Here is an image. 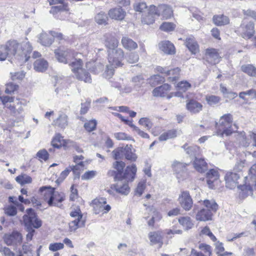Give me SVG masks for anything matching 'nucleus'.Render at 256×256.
Instances as JSON below:
<instances>
[{
  "label": "nucleus",
  "instance_id": "cd10ccee",
  "mask_svg": "<svg viewBox=\"0 0 256 256\" xmlns=\"http://www.w3.org/2000/svg\"><path fill=\"white\" fill-rule=\"evenodd\" d=\"M151 5L148 8V12L146 14H144L142 18V22L146 24H152L155 21V16L156 14L150 11Z\"/></svg>",
  "mask_w": 256,
  "mask_h": 256
},
{
  "label": "nucleus",
  "instance_id": "49530a36",
  "mask_svg": "<svg viewBox=\"0 0 256 256\" xmlns=\"http://www.w3.org/2000/svg\"><path fill=\"white\" fill-rule=\"evenodd\" d=\"M182 147L188 154L196 156L200 153V148L196 146H188L184 144Z\"/></svg>",
  "mask_w": 256,
  "mask_h": 256
},
{
  "label": "nucleus",
  "instance_id": "9d476101",
  "mask_svg": "<svg viewBox=\"0 0 256 256\" xmlns=\"http://www.w3.org/2000/svg\"><path fill=\"white\" fill-rule=\"evenodd\" d=\"M150 11L155 12L158 16H162L164 19H168L173 14L172 8L166 4H160L158 6L151 5Z\"/></svg>",
  "mask_w": 256,
  "mask_h": 256
},
{
  "label": "nucleus",
  "instance_id": "7c9ffc66",
  "mask_svg": "<svg viewBox=\"0 0 256 256\" xmlns=\"http://www.w3.org/2000/svg\"><path fill=\"white\" fill-rule=\"evenodd\" d=\"M121 42L124 48L128 50H132L138 48L137 44L128 37L122 38Z\"/></svg>",
  "mask_w": 256,
  "mask_h": 256
},
{
  "label": "nucleus",
  "instance_id": "f03ea898",
  "mask_svg": "<svg viewBox=\"0 0 256 256\" xmlns=\"http://www.w3.org/2000/svg\"><path fill=\"white\" fill-rule=\"evenodd\" d=\"M108 64L106 66L104 76L110 78L114 74V68L122 66V61L124 58V52L121 48L108 50Z\"/></svg>",
  "mask_w": 256,
  "mask_h": 256
},
{
  "label": "nucleus",
  "instance_id": "de8ad7c7",
  "mask_svg": "<svg viewBox=\"0 0 256 256\" xmlns=\"http://www.w3.org/2000/svg\"><path fill=\"white\" fill-rule=\"evenodd\" d=\"M16 180L20 184H29L32 181V178L26 174L18 176L16 178Z\"/></svg>",
  "mask_w": 256,
  "mask_h": 256
},
{
  "label": "nucleus",
  "instance_id": "0eeeda50",
  "mask_svg": "<svg viewBox=\"0 0 256 256\" xmlns=\"http://www.w3.org/2000/svg\"><path fill=\"white\" fill-rule=\"evenodd\" d=\"M249 178L250 181L248 184H244L241 186L242 192L246 190V195L252 194L253 189H256V164H254L250 169L248 176L246 177Z\"/></svg>",
  "mask_w": 256,
  "mask_h": 256
},
{
  "label": "nucleus",
  "instance_id": "79ce46f5",
  "mask_svg": "<svg viewBox=\"0 0 256 256\" xmlns=\"http://www.w3.org/2000/svg\"><path fill=\"white\" fill-rule=\"evenodd\" d=\"M118 44V40L114 37H112L110 40H106L105 45L108 49V50H116Z\"/></svg>",
  "mask_w": 256,
  "mask_h": 256
},
{
  "label": "nucleus",
  "instance_id": "4be33fe9",
  "mask_svg": "<svg viewBox=\"0 0 256 256\" xmlns=\"http://www.w3.org/2000/svg\"><path fill=\"white\" fill-rule=\"evenodd\" d=\"M202 104L198 102L191 100L186 103V108L192 114H196L202 110Z\"/></svg>",
  "mask_w": 256,
  "mask_h": 256
},
{
  "label": "nucleus",
  "instance_id": "5701e85b",
  "mask_svg": "<svg viewBox=\"0 0 256 256\" xmlns=\"http://www.w3.org/2000/svg\"><path fill=\"white\" fill-rule=\"evenodd\" d=\"M160 50L164 54H172L175 53V48L174 44L166 40L159 44Z\"/></svg>",
  "mask_w": 256,
  "mask_h": 256
},
{
  "label": "nucleus",
  "instance_id": "6e6552de",
  "mask_svg": "<svg viewBox=\"0 0 256 256\" xmlns=\"http://www.w3.org/2000/svg\"><path fill=\"white\" fill-rule=\"evenodd\" d=\"M240 178L239 175L234 172H228L225 176L226 186L230 189H232L238 186V188L241 190L240 195L242 198H244L248 195L246 194V190L242 192L241 186L244 185H238V180Z\"/></svg>",
  "mask_w": 256,
  "mask_h": 256
},
{
  "label": "nucleus",
  "instance_id": "412c9836",
  "mask_svg": "<svg viewBox=\"0 0 256 256\" xmlns=\"http://www.w3.org/2000/svg\"><path fill=\"white\" fill-rule=\"evenodd\" d=\"M207 184L210 188H214V183L217 181L219 178V175L217 170L214 169L210 170L206 173Z\"/></svg>",
  "mask_w": 256,
  "mask_h": 256
},
{
  "label": "nucleus",
  "instance_id": "bf43d9fd",
  "mask_svg": "<svg viewBox=\"0 0 256 256\" xmlns=\"http://www.w3.org/2000/svg\"><path fill=\"white\" fill-rule=\"evenodd\" d=\"M147 8L146 4L144 2H136L134 5V9L138 12H142Z\"/></svg>",
  "mask_w": 256,
  "mask_h": 256
},
{
  "label": "nucleus",
  "instance_id": "aec40b11",
  "mask_svg": "<svg viewBox=\"0 0 256 256\" xmlns=\"http://www.w3.org/2000/svg\"><path fill=\"white\" fill-rule=\"evenodd\" d=\"M148 238L152 244H162L163 232L161 230L152 232L148 234Z\"/></svg>",
  "mask_w": 256,
  "mask_h": 256
},
{
  "label": "nucleus",
  "instance_id": "603ef678",
  "mask_svg": "<svg viewBox=\"0 0 256 256\" xmlns=\"http://www.w3.org/2000/svg\"><path fill=\"white\" fill-rule=\"evenodd\" d=\"M186 166V164L178 162H174L172 164V168L176 173L184 171Z\"/></svg>",
  "mask_w": 256,
  "mask_h": 256
},
{
  "label": "nucleus",
  "instance_id": "3c124183",
  "mask_svg": "<svg viewBox=\"0 0 256 256\" xmlns=\"http://www.w3.org/2000/svg\"><path fill=\"white\" fill-rule=\"evenodd\" d=\"M114 159L118 160L122 158L124 156V147H120L113 150L112 152Z\"/></svg>",
  "mask_w": 256,
  "mask_h": 256
},
{
  "label": "nucleus",
  "instance_id": "dca6fc26",
  "mask_svg": "<svg viewBox=\"0 0 256 256\" xmlns=\"http://www.w3.org/2000/svg\"><path fill=\"white\" fill-rule=\"evenodd\" d=\"M128 180L124 178L122 180H118L116 184L112 186L111 188L115 190L118 193L127 195L130 192Z\"/></svg>",
  "mask_w": 256,
  "mask_h": 256
},
{
  "label": "nucleus",
  "instance_id": "7ed1b4c3",
  "mask_svg": "<svg viewBox=\"0 0 256 256\" xmlns=\"http://www.w3.org/2000/svg\"><path fill=\"white\" fill-rule=\"evenodd\" d=\"M40 191L44 195V199L50 206H62V202L65 199V194L63 192L54 191L50 186H42Z\"/></svg>",
  "mask_w": 256,
  "mask_h": 256
},
{
  "label": "nucleus",
  "instance_id": "774afa93",
  "mask_svg": "<svg viewBox=\"0 0 256 256\" xmlns=\"http://www.w3.org/2000/svg\"><path fill=\"white\" fill-rule=\"evenodd\" d=\"M97 174V172L95 170H90L86 172L82 176V180H88L94 178Z\"/></svg>",
  "mask_w": 256,
  "mask_h": 256
},
{
  "label": "nucleus",
  "instance_id": "f704fd0d",
  "mask_svg": "<svg viewBox=\"0 0 256 256\" xmlns=\"http://www.w3.org/2000/svg\"><path fill=\"white\" fill-rule=\"evenodd\" d=\"M186 45L192 54H196L198 52V46L196 40L192 38H188Z\"/></svg>",
  "mask_w": 256,
  "mask_h": 256
},
{
  "label": "nucleus",
  "instance_id": "6e6d98bb",
  "mask_svg": "<svg viewBox=\"0 0 256 256\" xmlns=\"http://www.w3.org/2000/svg\"><path fill=\"white\" fill-rule=\"evenodd\" d=\"M220 98L216 96H206V100L210 105H214L220 102Z\"/></svg>",
  "mask_w": 256,
  "mask_h": 256
},
{
  "label": "nucleus",
  "instance_id": "864d4df0",
  "mask_svg": "<svg viewBox=\"0 0 256 256\" xmlns=\"http://www.w3.org/2000/svg\"><path fill=\"white\" fill-rule=\"evenodd\" d=\"M75 166H70V170H72L75 174H79L80 171L84 170V162H80L76 163Z\"/></svg>",
  "mask_w": 256,
  "mask_h": 256
},
{
  "label": "nucleus",
  "instance_id": "37998d69",
  "mask_svg": "<svg viewBox=\"0 0 256 256\" xmlns=\"http://www.w3.org/2000/svg\"><path fill=\"white\" fill-rule=\"evenodd\" d=\"M94 19L98 24H106L108 20V17L105 12H101L95 16Z\"/></svg>",
  "mask_w": 256,
  "mask_h": 256
},
{
  "label": "nucleus",
  "instance_id": "a211bd4d",
  "mask_svg": "<svg viewBox=\"0 0 256 256\" xmlns=\"http://www.w3.org/2000/svg\"><path fill=\"white\" fill-rule=\"evenodd\" d=\"M205 59L210 64H215L220 62V56L216 49L210 48L206 50Z\"/></svg>",
  "mask_w": 256,
  "mask_h": 256
},
{
  "label": "nucleus",
  "instance_id": "ea45409f",
  "mask_svg": "<svg viewBox=\"0 0 256 256\" xmlns=\"http://www.w3.org/2000/svg\"><path fill=\"white\" fill-rule=\"evenodd\" d=\"M65 142V140L60 134H57L52 140V145L54 148H59Z\"/></svg>",
  "mask_w": 256,
  "mask_h": 256
},
{
  "label": "nucleus",
  "instance_id": "bb28decb",
  "mask_svg": "<svg viewBox=\"0 0 256 256\" xmlns=\"http://www.w3.org/2000/svg\"><path fill=\"white\" fill-rule=\"evenodd\" d=\"M212 214L206 209L202 208L199 210L196 214V218L199 221H208L212 220Z\"/></svg>",
  "mask_w": 256,
  "mask_h": 256
},
{
  "label": "nucleus",
  "instance_id": "39448f33",
  "mask_svg": "<svg viewBox=\"0 0 256 256\" xmlns=\"http://www.w3.org/2000/svg\"><path fill=\"white\" fill-rule=\"evenodd\" d=\"M72 72L74 74L76 78L86 82L90 83L92 82L89 73L82 68V62L80 59H76L70 64Z\"/></svg>",
  "mask_w": 256,
  "mask_h": 256
},
{
  "label": "nucleus",
  "instance_id": "680f3d73",
  "mask_svg": "<svg viewBox=\"0 0 256 256\" xmlns=\"http://www.w3.org/2000/svg\"><path fill=\"white\" fill-rule=\"evenodd\" d=\"M198 248L204 252V254L206 256H210L211 255V249L210 246L209 245L200 244L198 246Z\"/></svg>",
  "mask_w": 256,
  "mask_h": 256
},
{
  "label": "nucleus",
  "instance_id": "c756f323",
  "mask_svg": "<svg viewBox=\"0 0 256 256\" xmlns=\"http://www.w3.org/2000/svg\"><path fill=\"white\" fill-rule=\"evenodd\" d=\"M194 168L200 172H203L207 170V164L203 158H196L194 163Z\"/></svg>",
  "mask_w": 256,
  "mask_h": 256
},
{
  "label": "nucleus",
  "instance_id": "ddd939ff",
  "mask_svg": "<svg viewBox=\"0 0 256 256\" xmlns=\"http://www.w3.org/2000/svg\"><path fill=\"white\" fill-rule=\"evenodd\" d=\"M58 60L61 62L66 64L68 60L76 56L75 52L71 50L60 48L54 52Z\"/></svg>",
  "mask_w": 256,
  "mask_h": 256
},
{
  "label": "nucleus",
  "instance_id": "338daca9",
  "mask_svg": "<svg viewBox=\"0 0 256 256\" xmlns=\"http://www.w3.org/2000/svg\"><path fill=\"white\" fill-rule=\"evenodd\" d=\"M70 216L73 218H76V220H82V215L80 208L77 207L74 210H72L70 213Z\"/></svg>",
  "mask_w": 256,
  "mask_h": 256
},
{
  "label": "nucleus",
  "instance_id": "c9c22d12",
  "mask_svg": "<svg viewBox=\"0 0 256 256\" xmlns=\"http://www.w3.org/2000/svg\"><path fill=\"white\" fill-rule=\"evenodd\" d=\"M48 67L47 62L42 59L37 60L34 63V68L38 72H44Z\"/></svg>",
  "mask_w": 256,
  "mask_h": 256
},
{
  "label": "nucleus",
  "instance_id": "4468645a",
  "mask_svg": "<svg viewBox=\"0 0 256 256\" xmlns=\"http://www.w3.org/2000/svg\"><path fill=\"white\" fill-rule=\"evenodd\" d=\"M178 200L181 206L185 210L188 211L192 208L193 202L188 192H182L179 196Z\"/></svg>",
  "mask_w": 256,
  "mask_h": 256
},
{
  "label": "nucleus",
  "instance_id": "e2e57ef3",
  "mask_svg": "<svg viewBox=\"0 0 256 256\" xmlns=\"http://www.w3.org/2000/svg\"><path fill=\"white\" fill-rule=\"evenodd\" d=\"M190 86V84L187 81H182L177 84L178 89L183 92L187 90Z\"/></svg>",
  "mask_w": 256,
  "mask_h": 256
},
{
  "label": "nucleus",
  "instance_id": "f3484780",
  "mask_svg": "<svg viewBox=\"0 0 256 256\" xmlns=\"http://www.w3.org/2000/svg\"><path fill=\"white\" fill-rule=\"evenodd\" d=\"M158 70L168 76V80L172 82H175L178 80L180 72V70L178 68L171 70H167L166 68H158Z\"/></svg>",
  "mask_w": 256,
  "mask_h": 256
},
{
  "label": "nucleus",
  "instance_id": "e433bc0d",
  "mask_svg": "<svg viewBox=\"0 0 256 256\" xmlns=\"http://www.w3.org/2000/svg\"><path fill=\"white\" fill-rule=\"evenodd\" d=\"M136 167L134 164L126 168V173L124 174V178L126 180H130V178L132 180L136 172Z\"/></svg>",
  "mask_w": 256,
  "mask_h": 256
},
{
  "label": "nucleus",
  "instance_id": "1a4fd4ad",
  "mask_svg": "<svg viewBox=\"0 0 256 256\" xmlns=\"http://www.w3.org/2000/svg\"><path fill=\"white\" fill-rule=\"evenodd\" d=\"M92 206L95 214H102L108 213L110 210L111 206L107 204L106 200L104 198H98L94 200L92 202Z\"/></svg>",
  "mask_w": 256,
  "mask_h": 256
},
{
  "label": "nucleus",
  "instance_id": "423d86ee",
  "mask_svg": "<svg viewBox=\"0 0 256 256\" xmlns=\"http://www.w3.org/2000/svg\"><path fill=\"white\" fill-rule=\"evenodd\" d=\"M232 116L230 114H225L220 118L219 123L216 125L220 135L224 134L228 136L234 132V130L232 127Z\"/></svg>",
  "mask_w": 256,
  "mask_h": 256
},
{
  "label": "nucleus",
  "instance_id": "69168bd1",
  "mask_svg": "<svg viewBox=\"0 0 256 256\" xmlns=\"http://www.w3.org/2000/svg\"><path fill=\"white\" fill-rule=\"evenodd\" d=\"M64 244L61 242L52 243L49 246V250L52 252H56L64 248Z\"/></svg>",
  "mask_w": 256,
  "mask_h": 256
},
{
  "label": "nucleus",
  "instance_id": "393cba45",
  "mask_svg": "<svg viewBox=\"0 0 256 256\" xmlns=\"http://www.w3.org/2000/svg\"><path fill=\"white\" fill-rule=\"evenodd\" d=\"M53 124L62 129L65 128L68 125V116L64 113L60 114L58 117L54 120Z\"/></svg>",
  "mask_w": 256,
  "mask_h": 256
},
{
  "label": "nucleus",
  "instance_id": "20e7f679",
  "mask_svg": "<svg viewBox=\"0 0 256 256\" xmlns=\"http://www.w3.org/2000/svg\"><path fill=\"white\" fill-rule=\"evenodd\" d=\"M0 100L4 107L9 109L13 116H18L23 112L22 103L19 99L14 100V97L2 96H0Z\"/></svg>",
  "mask_w": 256,
  "mask_h": 256
},
{
  "label": "nucleus",
  "instance_id": "f8f14e48",
  "mask_svg": "<svg viewBox=\"0 0 256 256\" xmlns=\"http://www.w3.org/2000/svg\"><path fill=\"white\" fill-rule=\"evenodd\" d=\"M27 214L24 216V222L26 225L32 226L34 228H39L41 226L42 221L38 218L34 210L28 208L26 210Z\"/></svg>",
  "mask_w": 256,
  "mask_h": 256
},
{
  "label": "nucleus",
  "instance_id": "6ab92c4d",
  "mask_svg": "<svg viewBox=\"0 0 256 256\" xmlns=\"http://www.w3.org/2000/svg\"><path fill=\"white\" fill-rule=\"evenodd\" d=\"M108 14L112 19L122 20L124 19L126 12L121 8H115L110 9L108 12Z\"/></svg>",
  "mask_w": 256,
  "mask_h": 256
},
{
  "label": "nucleus",
  "instance_id": "4d7b16f0",
  "mask_svg": "<svg viewBox=\"0 0 256 256\" xmlns=\"http://www.w3.org/2000/svg\"><path fill=\"white\" fill-rule=\"evenodd\" d=\"M248 96L252 98H255L256 96V91L254 90L251 89L246 92H242L239 94V97L242 99L245 100V96Z\"/></svg>",
  "mask_w": 256,
  "mask_h": 256
},
{
  "label": "nucleus",
  "instance_id": "a19ab883",
  "mask_svg": "<svg viewBox=\"0 0 256 256\" xmlns=\"http://www.w3.org/2000/svg\"><path fill=\"white\" fill-rule=\"evenodd\" d=\"M215 242L214 246L216 247V252L219 254L218 256H230L232 255V252H224V248L222 242L216 240Z\"/></svg>",
  "mask_w": 256,
  "mask_h": 256
},
{
  "label": "nucleus",
  "instance_id": "5fc2aeb1",
  "mask_svg": "<svg viewBox=\"0 0 256 256\" xmlns=\"http://www.w3.org/2000/svg\"><path fill=\"white\" fill-rule=\"evenodd\" d=\"M96 126V122L94 120L86 122L84 124V128L88 132H90L95 130Z\"/></svg>",
  "mask_w": 256,
  "mask_h": 256
},
{
  "label": "nucleus",
  "instance_id": "b1692460",
  "mask_svg": "<svg viewBox=\"0 0 256 256\" xmlns=\"http://www.w3.org/2000/svg\"><path fill=\"white\" fill-rule=\"evenodd\" d=\"M170 86L167 84L155 88L152 94L154 96L164 97L167 96L168 92L170 90Z\"/></svg>",
  "mask_w": 256,
  "mask_h": 256
},
{
  "label": "nucleus",
  "instance_id": "c03bdc74",
  "mask_svg": "<svg viewBox=\"0 0 256 256\" xmlns=\"http://www.w3.org/2000/svg\"><path fill=\"white\" fill-rule=\"evenodd\" d=\"M84 225V220H80L79 219L74 220L69 224L70 230L71 232L75 231L80 227H82Z\"/></svg>",
  "mask_w": 256,
  "mask_h": 256
},
{
  "label": "nucleus",
  "instance_id": "a878e982",
  "mask_svg": "<svg viewBox=\"0 0 256 256\" xmlns=\"http://www.w3.org/2000/svg\"><path fill=\"white\" fill-rule=\"evenodd\" d=\"M52 36L50 35V32L49 33L42 32L38 37V42L44 46H49L53 42Z\"/></svg>",
  "mask_w": 256,
  "mask_h": 256
},
{
  "label": "nucleus",
  "instance_id": "9b49d317",
  "mask_svg": "<svg viewBox=\"0 0 256 256\" xmlns=\"http://www.w3.org/2000/svg\"><path fill=\"white\" fill-rule=\"evenodd\" d=\"M242 36L244 39H250L254 34V24L252 22L244 20L238 29Z\"/></svg>",
  "mask_w": 256,
  "mask_h": 256
},
{
  "label": "nucleus",
  "instance_id": "2eb2a0df",
  "mask_svg": "<svg viewBox=\"0 0 256 256\" xmlns=\"http://www.w3.org/2000/svg\"><path fill=\"white\" fill-rule=\"evenodd\" d=\"M4 240L8 246L20 244L22 238V234L17 231H14L11 234H6L3 236Z\"/></svg>",
  "mask_w": 256,
  "mask_h": 256
},
{
  "label": "nucleus",
  "instance_id": "f257e3e1",
  "mask_svg": "<svg viewBox=\"0 0 256 256\" xmlns=\"http://www.w3.org/2000/svg\"><path fill=\"white\" fill-rule=\"evenodd\" d=\"M7 50L10 54L20 56L24 62H27L30 58L32 48L30 42L26 38V40L19 44L15 40L9 41L6 44Z\"/></svg>",
  "mask_w": 256,
  "mask_h": 256
},
{
  "label": "nucleus",
  "instance_id": "72a5a7b5",
  "mask_svg": "<svg viewBox=\"0 0 256 256\" xmlns=\"http://www.w3.org/2000/svg\"><path fill=\"white\" fill-rule=\"evenodd\" d=\"M213 22L216 25L220 26L228 24L230 22V20L226 16L217 15L214 16Z\"/></svg>",
  "mask_w": 256,
  "mask_h": 256
},
{
  "label": "nucleus",
  "instance_id": "13d9d810",
  "mask_svg": "<svg viewBox=\"0 0 256 256\" xmlns=\"http://www.w3.org/2000/svg\"><path fill=\"white\" fill-rule=\"evenodd\" d=\"M8 54V52L7 47L6 46V44H0V60H4L6 58Z\"/></svg>",
  "mask_w": 256,
  "mask_h": 256
},
{
  "label": "nucleus",
  "instance_id": "4c0bfd02",
  "mask_svg": "<svg viewBox=\"0 0 256 256\" xmlns=\"http://www.w3.org/2000/svg\"><path fill=\"white\" fill-rule=\"evenodd\" d=\"M241 70L250 76H256V68L252 64H244L241 66Z\"/></svg>",
  "mask_w": 256,
  "mask_h": 256
},
{
  "label": "nucleus",
  "instance_id": "2f4dec72",
  "mask_svg": "<svg viewBox=\"0 0 256 256\" xmlns=\"http://www.w3.org/2000/svg\"><path fill=\"white\" fill-rule=\"evenodd\" d=\"M124 157L128 160L132 161H136L137 156L136 154L132 151V145H126L124 147Z\"/></svg>",
  "mask_w": 256,
  "mask_h": 256
},
{
  "label": "nucleus",
  "instance_id": "a18cd8bd",
  "mask_svg": "<svg viewBox=\"0 0 256 256\" xmlns=\"http://www.w3.org/2000/svg\"><path fill=\"white\" fill-rule=\"evenodd\" d=\"M176 136V130H170L162 134L159 140L160 141L166 140H167L174 138Z\"/></svg>",
  "mask_w": 256,
  "mask_h": 256
},
{
  "label": "nucleus",
  "instance_id": "0e129e2a",
  "mask_svg": "<svg viewBox=\"0 0 256 256\" xmlns=\"http://www.w3.org/2000/svg\"><path fill=\"white\" fill-rule=\"evenodd\" d=\"M114 138L120 140H130L131 138L124 132H116L114 134Z\"/></svg>",
  "mask_w": 256,
  "mask_h": 256
},
{
  "label": "nucleus",
  "instance_id": "c85d7f7f",
  "mask_svg": "<svg viewBox=\"0 0 256 256\" xmlns=\"http://www.w3.org/2000/svg\"><path fill=\"white\" fill-rule=\"evenodd\" d=\"M178 222L185 230L191 229L194 225L192 220L189 216H181L178 218Z\"/></svg>",
  "mask_w": 256,
  "mask_h": 256
},
{
  "label": "nucleus",
  "instance_id": "473e14b6",
  "mask_svg": "<svg viewBox=\"0 0 256 256\" xmlns=\"http://www.w3.org/2000/svg\"><path fill=\"white\" fill-rule=\"evenodd\" d=\"M199 203L200 204H203L206 208V210H208L212 212H215L217 209L218 206L216 204V203L215 202L214 200H204V201L199 202Z\"/></svg>",
  "mask_w": 256,
  "mask_h": 256
},
{
  "label": "nucleus",
  "instance_id": "09e8293b",
  "mask_svg": "<svg viewBox=\"0 0 256 256\" xmlns=\"http://www.w3.org/2000/svg\"><path fill=\"white\" fill-rule=\"evenodd\" d=\"M147 210L150 212V214L152 216H154L156 217V220L158 221L161 220L162 218V216L161 214L157 210L156 208L154 207L153 206H149L146 208Z\"/></svg>",
  "mask_w": 256,
  "mask_h": 256
},
{
  "label": "nucleus",
  "instance_id": "58836bf2",
  "mask_svg": "<svg viewBox=\"0 0 256 256\" xmlns=\"http://www.w3.org/2000/svg\"><path fill=\"white\" fill-rule=\"evenodd\" d=\"M238 139L240 144L244 147L248 146L250 143V138L248 137V134L246 136L244 132H241L238 135Z\"/></svg>",
  "mask_w": 256,
  "mask_h": 256
},
{
  "label": "nucleus",
  "instance_id": "8fccbe9b",
  "mask_svg": "<svg viewBox=\"0 0 256 256\" xmlns=\"http://www.w3.org/2000/svg\"><path fill=\"white\" fill-rule=\"evenodd\" d=\"M175 27L176 26L172 22H164L160 26V29L163 31L169 32L174 30Z\"/></svg>",
  "mask_w": 256,
  "mask_h": 256
},
{
  "label": "nucleus",
  "instance_id": "052dcab7",
  "mask_svg": "<svg viewBox=\"0 0 256 256\" xmlns=\"http://www.w3.org/2000/svg\"><path fill=\"white\" fill-rule=\"evenodd\" d=\"M18 85L13 83H8L6 86L5 92L8 94H11L16 90L18 88Z\"/></svg>",
  "mask_w": 256,
  "mask_h": 256
}]
</instances>
